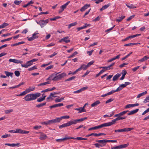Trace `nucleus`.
Returning <instances> with one entry per match:
<instances>
[{"label": "nucleus", "mask_w": 149, "mask_h": 149, "mask_svg": "<svg viewBox=\"0 0 149 149\" xmlns=\"http://www.w3.org/2000/svg\"><path fill=\"white\" fill-rule=\"evenodd\" d=\"M41 94L40 93L29 94L26 95L24 97V99L26 101H32L35 100Z\"/></svg>", "instance_id": "nucleus-1"}, {"label": "nucleus", "mask_w": 149, "mask_h": 149, "mask_svg": "<svg viewBox=\"0 0 149 149\" xmlns=\"http://www.w3.org/2000/svg\"><path fill=\"white\" fill-rule=\"evenodd\" d=\"M96 142H97L94 144L96 148H100L105 146L107 143L106 139L96 140Z\"/></svg>", "instance_id": "nucleus-2"}, {"label": "nucleus", "mask_w": 149, "mask_h": 149, "mask_svg": "<svg viewBox=\"0 0 149 149\" xmlns=\"http://www.w3.org/2000/svg\"><path fill=\"white\" fill-rule=\"evenodd\" d=\"M66 75V74L65 73L63 72L56 76L52 79V80L55 81H56L58 80L61 79V78L65 77Z\"/></svg>", "instance_id": "nucleus-3"}, {"label": "nucleus", "mask_w": 149, "mask_h": 149, "mask_svg": "<svg viewBox=\"0 0 149 149\" xmlns=\"http://www.w3.org/2000/svg\"><path fill=\"white\" fill-rule=\"evenodd\" d=\"M36 22L37 24L40 25L41 28L43 27L49 22V20L47 19L45 20H42L38 22L36 21Z\"/></svg>", "instance_id": "nucleus-4"}, {"label": "nucleus", "mask_w": 149, "mask_h": 149, "mask_svg": "<svg viewBox=\"0 0 149 149\" xmlns=\"http://www.w3.org/2000/svg\"><path fill=\"white\" fill-rule=\"evenodd\" d=\"M16 133L22 134H28L29 132V131L22 130L21 129H17L15 130Z\"/></svg>", "instance_id": "nucleus-5"}, {"label": "nucleus", "mask_w": 149, "mask_h": 149, "mask_svg": "<svg viewBox=\"0 0 149 149\" xmlns=\"http://www.w3.org/2000/svg\"><path fill=\"white\" fill-rule=\"evenodd\" d=\"M9 61L10 62H13L17 64L20 63L22 64L23 63L22 61L15 59H10Z\"/></svg>", "instance_id": "nucleus-6"}, {"label": "nucleus", "mask_w": 149, "mask_h": 149, "mask_svg": "<svg viewBox=\"0 0 149 149\" xmlns=\"http://www.w3.org/2000/svg\"><path fill=\"white\" fill-rule=\"evenodd\" d=\"M37 60L38 59H33L31 60L27 61L26 64H21V65H31L32 64H33V62L37 61Z\"/></svg>", "instance_id": "nucleus-7"}, {"label": "nucleus", "mask_w": 149, "mask_h": 149, "mask_svg": "<svg viewBox=\"0 0 149 149\" xmlns=\"http://www.w3.org/2000/svg\"><path fill=\"white\" fill-rule=\"evenodd\" d=\"M105 134L104 133H100L99 134L92 133L90 134L87 135L86 136V137H89L92 135H94V136H99L102 135H105Z\"/></svg>", "instance_id": "nucleus-8"}, {"label": "nucleus", "mask_w": 149, "mask_h": 149, "mask_svg": "<svg viewBox=\"0 0 149 149\" xmlns=\"http://www.w3.org/2000/svg\"><path fill=\"white\" fill-rule=\"evenodd\" d=\"M38 34L39 33H37V32L34 33L33 34L32 36L31 37H30V38L27 37L28 40H29V41H32L33 40H34V39L37 38V37L36 36V37L35 38H34V36H35V35L36 34Z\"/></svg>", "instance_id": "nucleus-9"}, {"label": "nucleus", "mask_w": 149, "mask_h": 149, "mask_svg": "<svg viewBox=\"0 0 149 149\" xmlns=\"http://www.w3.org/2000/svg\"><path fill=\"white\" fill-rule=\"evenodd\" d=\"M90 6V4H86L83 7H82L80 9V11L81 12L85 11Z\"/></svg>", "instance_id": "nucleus-10"}, {"label": "nucleus", "mask_w": 149, "mask_h": 149, "mask_svg": "<svg viewBox=\"0 0 149 149\" xmlns=\"http://www.w3.org/2000/svg\"><path fill=\"white\" fill-rule=\"evenodd\" d=\"M68 123L69 126H70L72 125H75L77 123L76 119L70 120V121L68 122Z\"/></svg>", "instance_id": "nucleus-11"}, {"label": "nucleus", "mask_w": 149, "mask_h": 149, "mask_svg": "<svg viewBox=\"0 0 149 149\" xmlns=\"http://www.w3.org/2000/svg\"><path fill=\"white\" fill-rule=\"evenodd\" d=\"M20 143H18L16 144L15 143H6L5 144V145L8 146H11L12 147H14L15 146H19L20 145Z\"/></svg>", "instance_id": "nucleus-12"}, {"label": "nucleus", "mask_w": 149, "mask_h": 149, "mask_svg": "<svg viewBox=\"0 0 149 149\" xmlns=\"http://www.w3.org/2000/svg\"><path fill=\"white\" fill-rule=\"evenodd\" d=\"M139 110V109H137L135 110H132L128 113L127 115L129 116L133 115L137 113L138 111Z\"/></svg>", "instance_id": "nucleus-13"}, {"label": "nucleus", "mask_w": 149, "mask_h": 149, "mask_svg": "<svg viewBox=\"0 0 149 149\" xmlns=\"http://www.w3.org/2000/svg\"><path fill=\"white\" fill-rule=\"evenodd\" d=\"M110 5L111 4L110 3H109L106 5H105L104 6H103L102 8L100 9V11H102L107 9L110 6Z\"/></svg>", "instance_id": "nucleus-14"}, {"label": "nucleus", "mask_w": 149, "mask_h": 149, "mask_svg": "<svg viewBox=\"0 0 149 149\" xmlns=\"http://www.w3.org/2000/svg\"><path fill=\"white\" fill-rule=\"evenodd\" d=\"M121 74H117L115 75L113 77L112 80L113 81H115L118 79V78L121 76Z\"/></svg>", "instance_id": "nucleus-15"}, {"label": "nucleus", "mask_w": 149, "mask_h": 149, "mask_svg": "<svg viewBox=\"0 0 149 149\" xmlns=\"http://www.w3.org/2000/svg\"><path fill=\"white\" fill-rule=\"evenodd\" d=\"M110 126V125L109 124V122H108L106 123H104V124H101V125H99V127L100 128H101L103 127L109 126Z\"/></svg>", "instance_id": "nucleus-16"}, {"label": "nucleus", "mask_w": 149, "mask_h": 149, "mask_svg": "<svg viewBox=\"0 0 149 149\" xmlns=\"http://www.w3.org/2000/svg\"><path fill=\"white\" fill-rule=\"evenodd\" d=\"M4 73L6 75V76L9 77L10 76L11 77H12L13 75V73L12 72H9L5 71Z\"/></svg>", "instance_id": "nucleus-17"}, {"label": "nucleus", "mask_w": 149, "mask_h": 149, "mask_svg": "<svg viewBox=\"0 0 149 149\" xmlns=\"http://www.w3.org/2000/svg\"><path fill=\"white\" fill-rule=\"evenodd\" d=\"M120 55H121L120 54L118 55L117 56H116L115 57H114L113 58H111V59L108 60L107 61V62H111L112 61L118 58H119V57H120Z\"/></svg>", "instance_id": "nucleus-18"}, {"label": "nucleus", "mask_w": 149, "mask_h": 149, "mask_svg": "<svg viewBox=\"0 0 149 149\" xmlns=\"http://www.w3.org/2000/svg\"><path fill=\"white\" fill-rule=\"evenodd\" d=\"M125 84H122L120 85V86L118 88L116 89V91H121L123 88L125 87Z\"/></svg>", "instance_id": "nucleus-19"}, {"label": "nucleus", "mask_w": 149, "mask_h": 149, "mask_svg": "<svg viewBox=\"0 0 149 149\" xmlns=\"http://www.w3.org/2000/svg\"><path fill=\"white\" fill-rule=\"evenodd\" d=\"M100 102L99 100H97L91 104L92 107H95L100 103Z\"/></svg>", "instance_id": "nucleus-20"}, {"label": "nucleus", "mask_w": 149, "mask_h": 149, "mask_svg": "<svg viewBox=\"0 0 149 149\" xmlns=\"http://www.w3.org/2000/svg\"><path fill=\"white\" fill-rule=\"evenodd\" d=\"M46 95H44L42 97H40L37 99V101L39 102H40L45 100Z\"/></svg>", "instance_id": "nucleus-21"}, {"label": "nucleus", "mask_w": 149, "mask_h": 149, "mask_svg": "<svg viewBox=\"0 0 149 149\" xmlns=\"http://www.w3.org/2000/svg\"><path fill=\"white\" fill-rule=\"evenodd\" d=\"M149 58V57L146 56H144L143 58L140 59L139 61L140 62H143L145 61L146 60H147Z\"/></svg>", "instance_id": "nucleus-22"}, {"label": "nucleus", "mask_w": 149, "mask_h": 149, "mask_svg": "<svg viewBox=\"0 0 149 149\" xmlns=\"http://www.w3.org/2000/svg\"><path fill=\"white\" fill-rule=\"evenodd\" d=\"M81 69L80 68H78V69H77L74 72H71V71H70L68 73V75H70V74H72V75H74L78 71H80V70Z\"/></svg>", "instance_id": "nucleus-23"}, {"label": "nucleus", "mask_w": 149, "mask_h": 149, "mask_svg": "<svg viewBox=\"0 0 149 149\" xmlns=\"http://www.w3.org/2000/svg\"><path fill=\"white\" fill-rule=\"evenodd\" d=\"M118 120L117 118L115 119L112 120L111 122H109L110 126L116 123V122Z\"/></svg>", "instance_id": "nucleus-24"}, {"label": "nucleus", "mask_w": 149, "mask_h": 149, "mask_svg": "<svg viewBox=\"0 0 149 149\" xmlns=\"http://www.w3.org/2000/svg\"><path fill=\"white\" fill-rule=\"evenodd\" d=\"M47 138V136L46 135L42 134L40 135V138L41 140H44L46 139Z\"/></svg>", "instance_id": "nucleus-25"}, {"label": "nucleus", "mask_w": 149, "mask_h": 149, "mask_svg": "<svg viewBox=\"0 0 149 149\" xmlns=\"http://www.w3.org/2000/svg\"><path fill=\"white\" fill-rule=\"evenodd\" d=\"M35 88V87H30L28 89H26V90H27L28 93H29L31 91L34 90Z\"/></svg>", "instance_id": "nucleus-26"}, {"label": "nucleus", "mask_w": 149, "mask_h": 149, "mask_svg": "<svg viewBox=\"0 0 149 149\" xmlns=\"http://www.w3.org/2000/svg\"><path fill=\"white\" fill-rule=\"evenodd\" d=\"M75 110L79 111V113L85 111V110L84 108L82 107H80L79 108H76L75 109Z\"/></svg>", "instance_id": "nucleus-27"}, {"label": "nucleus", "mask_w": 149, "mask_h": 149, "mask_svg": "<svg viewBox=\"0 0 149 149\" xmlns=\"http://www.w3.org/2000/svg\"><path fill=\"white\" fill-rule=\"evenodd\" d=\"M46 102H44L42 103H40L39 104H38V105H37L36 106V107L39 108H40L41 107H42L44 106H45L46 104Z\"/></svg>", "instance_id": "nucleus-28"}, {"label": "nucleus", "mask_w": 149, "mask_h": 149, "mask_svg": "<svg viewBox=\"0 0 149 149\" xmlns=\"http://www.w3.org/2000/svg\"><path fill=\"white\" fill-rule=\"evenodd\" d=\"M147 93V91H145L143 92L142 93L139 94L137 96V98H139L141 96L144 95L146 94Z\"/></svg>", "instance_id": "nucleus-29"}, {"label": "nucleus", "mask_w": 149, "mask_h": 149, "mask_svg": "<svg viewBox=\"0 0 149 149\" xmlns=\"http://www.w3.org/2000/svg\"><path fill=\"white\" fill-rule=\"evenodd\" d=\"M129 145V143L127 144H125L123 145H120V149L125 148L127 147Z\"/></svg>", "instance_id": "nucleus-30"}, {"label": "nucleus", "mask_w": 149, "mask_h": 149, "mask_svg": "<svg viewBox=\"0 0 149 149\" xmlns=\"http://www.w3.org/2000/svg\"><path fill=\"white\" fill-rule=\"evenodd\" d=\"M98 129H100L99 125H98L96 126H95L93 127H91L89 128L88 130V131H91L92 130H95Z\"/></svg>", "instance_id": "nucleus-31"}, {"label": "nucleus", "mask_w": 149, "mask_h": 149, "mask_svg": "<svg viewBox=\"0 0 149 149\" xmlns=\"http://www.w3.org/2000/svg\"><path fill=\"white\" fill-rule=\"evenodd\" d=\"M134 129L133 128H125L123 129V132L130 131L132 130H134Z\"/></svg>", "instance_id": "nucleus-32"}, {"label": "nucleus", "mask_w": 149, "mask_h": 149, "mask_svg": "<svg viewBox=\"0 0 149 149\" xmlns=\"http://www.w3.org/2000/svg\"><path fill=\"white\" fill-rule=\"evenodd\" d=\"M77 22H74L69 24L68 25V29H69L71 27L77 25Z\"/></svg>", "instance_id": "nucleus-33"}, {"label": "nucleus", "mask_w": 149, "mask_h": 149, "mask_svg": "<svg viewBox=\"0 0 149 149\" xmlns=\"http://www.w3.org/2000/svg\"><path fill=\"white\" fill-rule=\"evenodd\" d=\"M50 83V82L49 81H47L45 82L40 83L38 85V86H44L47 84H49Z\"/></svg>", "instance_id": "nucleus-34"}, {"label": "nucleus", "mask_w": 149, "mask_h": 149, "mask_svg": "<svg viewBox=\"0 0 149 149\" xmlns=\"http://www.w3.org/2000/svg\"><path fill=\"white\" fill-rule=\"evenodd\" d=\"M8 24L4 22L3 24L0 25V29H2L5 27L8 26Z\"/></svg>", "instance_id": "nucleus-35"}, {"label": "nucleus", "mask_w": 149, "mask_h": 149, "mask_svg": "<svg viewBox=\"0 0 149 149\" xmlns=\"http://www.w3.org/2000/svg\"><path fill=\"white\" fill-rule=\"evenodd\" d=\"M27 93H28L27 92V90H25L24 91H23V92L21 93L20 94L17 95V96H23L25 95L26 94H27Z\"/></svg>", "instance_id": "nucleus-36"}, {"label": "nucleus", "mask_w": 149, "mask_h": 149, "mask_svg": "<svg viewBox=\"0 0 149 149\" xmlns=\"http://www.w3.org/2000/svg\"><path fill=\"white\" fill-rule=\"evenodd\" d=\"M67 126H69L68 123H65L63 124L62 125H60L59 126V128L61 129L63 127H67Z\"/></svg>", "instance_id": "nucleus-37"}, {"label": "nucleus", "mask_w": 149, "mask_h": 149, "mask_svg": "<svg viewBox=\"0 0 149 149\" xmlns=\"http://www.w3.org/2000/svg\"><path fill=\"white\" fill-rule=\"evenodd\" d=\"M125 16H121L119 17L118 19H117L116 21L118 22H121L122 20L125 18Z\"/></svg>", "instance_id": "nucleus-38"}, {"label": "nucleus", "mask_w": 149, "mask_h": 149, "mask_svg": "<svg viewBox=\"0 0 149 149\" xmlns=\"http://www.w3.org/2000/svg\"><path fill=\"white\" fill-rule=\"evenodd\" d=\"M76 77V76H73L65 80V81H71L74 79Z\"/></svg>", "instance_id": "nucleus-39"}, {"label": "nucleus", "mask_w": 149, "mask_h": 149, "mask_svg": "<svg viewBox=\"0 0 149 149\" xmlns=\"http://www.w3.org/2000/svg\"><path fill=\"white\" fill-rule=\"evenodd\" d=\"M54 123H59L61 121V119L60 117L57 118L55 119H54Z\"/></svg>", "instance_id": "nucleus-40"}, {"label": "nucleus", "mask_w": 149, "mask_h": 149, "mask_svg": "<svg viewBox=\"0 0 149 149\" xmlns=\"http://www.w3.org/2000/svg\"><path fill=\"white\" fill-rule=\"evenodd\" d=\"M141 35V34H136V35H132V36H128V38L129 39H131L133 38H134L136 36H139Z\"/></svg>", "instance_id": "nucleus-41"}, {"label": "nucleus", "mask_w": 149, "mask_h": 149, "mask_svg": "<svg viewBox=\"0 0 149 149\" xmlns=\"http://www.w3.org/2000/svg\"><path fill=\"white\" fill-rule=\"evenodd\" d=\"M89 66H81L79 68H80V70L83 69L85 70L87 69V68L89 67Z\"/></svg>", "instance_id": "nucleus-42"}, {"label": "nucleus", "mask_w": 149, "mask_h": 149, "mask_svg": "<svg viewBox=\"0 0 149 149\" xmlns=\"http://www.w3.org/2000/svg\"><path fill=\"white\" fill-rule=\"evenodd\" d=\"M126 5L128 8H136V6H134L132 4H131L130 5H128L127 4H126Z\"/></svg>", "instance_id": "nucleus-43"}, {"label": "nucleus", "mask_w": 149, "mask_h": 149, "mask_svg": "<svg viewBox=\"0 0 149 149\" xmlns=\"http://www.w3.org/2000/svg\"><path fill=\"white\" fill-rule=\"evenodd\" d=\"M68 38V37H64L63 38H64V40H63V41L66 43L70 42V40L69 39H67Z\"/></svg>", "instance_id": "nucleus-44"}, {"label": "nucleus", "mask_w": 149, "mask_h": 149, "mask_svg": "<svg viewBox=\"0 0 149 149\" xmlns=\"http://www.w3.org/2000/svg\"><path fill=\"white\" fill-rule=\"evenodd\" d=\"M132 53V52H131L130 53L128 54L127 55H126V56H125L124 57L122 58H121V60L122 61H123V60L126 59V58H127V57H129L130 55Z\"/></svg>", "instance_id": "nucleus-45"}, {"label": "nucleus", "mask_w": 149, "mask_h": 149, "mask_svg": "<svg viewBox=\"0 0 149 149\" xmlns=\"http://www.w3.org/2000/svg\"><path fill=\"white\" fill-rule=\"evenodd\" d=\"M61 120L62 119H68L69 118L70 116H65L60 117Z\"/></svg>", "instance_id": "nucleus-46"}, {"label": "nucleus", "mask_w": 149, "mask_h": 149, "mask_svg": "<svg viewBox=\"0 0 149 149\" xmlns=\"http://www.w3.org/2000/svg\"><path fill=\"white\" fill-rule=\"evenodd\" d=\"M13 111V110L12 109L10 110H7L5 111V113L6 114L9 113L10 112H12Z\"/></svg>", "instance_id": "nucleus-47"}, {"label": "nucleus", "mask_w": 149, "mask_h": 149, "mask_svg": "<svg viewBox=\"0 0 149 149\" xmlns=\"http://www.w3.org/2000/svg\"><path fill=\"white\" fill-rule=\"evenodd\" d=\"M128 111H125L120 112V113H119L120 116H123Z\"/></svg>", "instance_id": "nucleus-48"}, {"label": "nucleus", "mask_w": 149, "mask_h": 149, "mask_svg": "<svg viewBox=\"0 0 149 149\" xmlns=\"http://www.w3.org/2000/svg\"><path fill=\"white\" fill-rule=\"evenodd\" d=\"M37 69L36 66H34L33 67L29 68L28 70L29 71H31Z\"/></svg>", "instance_id": "nucleus-49"}, {"label": "nucleus", "mask_w": 149, "mask_h": 149, "mask_svg": "<svg viewBox=\"0 0 149 149\" xmlns=\"http://www.w3.org/2000/svg\"><path fill=\"white\" fill-rule=\"evenodd\" d=\"M116 92H118L117 91H116V89L115 90H112L111 91L109 92H108V93H107V94L108 95H111Z\"/></svg>", "instance_id": "nucleus-50"}, {"label": "nucleus", "mask_w": 149, "mask_h": 149, "mask_svg": "<svg viewBox=\"0 0 149 149\" xmlns=\"http://www.w3.org/2000/svg\"><path fill=\"white\" fill-rule=\"evenodd\" d=\"M14 73L15 76L17 77H19L20 75V72L19 71L17 70H16L15 71Z\"/></svg>", "instance_id": "nucleus-51"}, {"label": "nucleus", "mask_w": 149, "mask_h": 149, "mask_svg": "<svg viewBox=\"0 0 149 149\" xmlns=\"http://www.w3.org/2000/svg\"><path fill=\"white\" fill-rule=\"evenodd\" d=\"M59 93H58L54 92L53 93H50V95L51 96V97H56V96H55V95L58 94Z\"/></svg>", "instance_id": "nucleus-52"}, {"label": "nucleus", "mask_w": 149, "mask_h": 149, "mask_svg": "<svg viewBox=\"0 0 149 149\" xmlns=\"http://www.w3.org/2000/svg\"><path fill=\"white\" fill-rule=\"evenodd\" d=\"M149 100V96H147L145 99L144 100L143 102L144 103H146L147 102H148Z\"/></svg>", "instance_id": "nucleus-53"}, {"label": "nucleus", "mask_w": 149, "mask_h": 149, "mask_svg": "<svg viewBox=\"0 0 149 149\" xmlns=\"http://www.w3.org/2000/svg\"><path fill=\"white\" fill-rule=\"evenodd\" d=\"M73 138V137H69V136H65V137L63 138V141H64V140H66L69 139H72V138Z\"/></svg>", "instance_id": "nucleus-54"}, {"label": "nucleus", "mask_w": 149, "mask_h": 149, "mask_svg": "<svg viewBox=\"0 0 149 149\" xmlns=\"http://www.w3.org/2000/svg\"><path fill=\"white\" fill-rule=\"evenodd\" d=\"M12 38H9L3 40H1V42H3L6 41H8L10 40Z\"/></svg>", "instance_id": "nucleus-55"}, {"label": "nucleus", "mask_w": 149, "mask_h": 149, "mask_svg": "<svg viewBox=\"0 0 149 149\" xmlns=\"http://www.w3.org/2000/svg\"><path fill=\"white\" fill-rule=\"evenodd\" d=\"M10 136V134H5L1 136V137L3 138H6Z\"/></svg>", "instance_id": "nucleus-56"}, {"label": "nucleus", "mask_w": 149, "mask_h": 149, "mask_svg": "<svg viewBox=\"0 0 149 149\" xmlns=\"http://www.w3.org/2000/svg\"><path fill=\"white\" fill-rule=\"evenodd\" d=\"M78 53L77 52H74L71 56L68 57L69 58H71L72 57L74 56L75 55L77 54Z\"/></svg>", "instance_id": "nucleus-57"}, {"label": "nucleus", "mask_w": 149, "mask_h": 149, "mask_svg": "<svg viewBox=\"0 0 149 149\" xmlns=\"http://www.w3.org/2000/svg\"><path fill=\"white\" fill-rule=\"evenodd\" d=\"M114 132H123V129H119V130H114Z\"/></svg>", "instance_id": "nucleus-58"}, {"label": "nucleus", "mask_w": 149, "mask_h": 149, "mask_svg": "<svg viewBox=\"0 0 149 149\" xmlns=\"http://www.w3.org/2000/svg\"><path fill=\"white\" fill-rule=\"evenodd\" d=\"M134 16L135 15H134L130 16L127 19V21H130L131 19L134 17Z\"/></svg>", "instance_id": "nucleus-59"}, {"label": "nucleus", "mask_w": 149, "mask_h": 149, "mask_svg": "<svg viewBox=\"0 0 149 149\" xmlns=\"http://www.w3.org/2000/svg\"><path fill=\"white\" fill-rule=\"evenodd\" d=\"M21 2V1H19L17 0H15L14 2V3L16 5H18Z\"/></svg>", "instance_id": "nucleus-60"}, {"label": "nucleus", "mask_w": 149, "mask_h": 149, "mask_svg": "<svg viewBox=\"0 0 149 149\" xmlns=\"http://www.w3.org/2000/svg\"><path fill=\"white\" fill-rule=\"evenodd\" d=\"M113 100V99L112 98H110V99H109V100H107V101H106L105 103L106 104H107L109 103V102L112 101Z\"/></svg>", "instance_id": "nucleus-61"}, {"label": "nucleus", "mask_w": 149, "mask_h": 149, "mask_svg": "<svg viewBox=\"0 0 149 149\" xmlns=\"http://www.w3.org/2000/svg\"><path fill=\"white\" fill-rule=\"evenodd\" d=\"M111 149H120V146L119 145V146H117L115 147H111Z\"/></svg>", "instance_id": "nucleus-62"}, {"label": "nucleus", "mask_w": 149, "mask_h": 149, "mask_svg": "<svg viewBox=\"0 0 149 149\" xmlns=\"http://www.w3.org/2000/svg\"><path fill=\"white\" fill-rule=\"evenodd\" d=\"M139 68V66H138L137 67H136L132 69V70L133 72H135L136 71L137 69H138Z\"/></svg>", "instance_id": "nucleus-63"}, {"label": "nucleus", "mask_w": 149, "mask_h": 149, "mask_svg": "<svg viewBox=\"0 0 149 149\" xmlns=\"http://www.w3.org/2000/svg\"><path fill=\"white\" fill-rule=\"evenodd\" d=\"M66 7L67 6L64 4V5L61 6L60 8V9H62L63 10H64L66 8Z\"/></svg>", "instance_id": "nucleus-64"}]
</instances>
